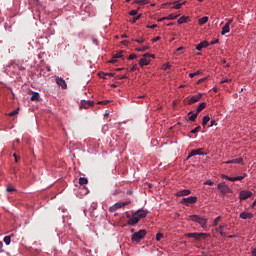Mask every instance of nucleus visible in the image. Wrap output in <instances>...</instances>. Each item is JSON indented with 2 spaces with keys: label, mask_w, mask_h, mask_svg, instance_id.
<instances>
[{
  "label": "nucleus",
  "mask_w": 256,
  "mask_h": 256,
  "mask_svg": "<svg viewBox=\"0 0 256 256\" xmlns=\"http://www.w3.org/2000/svg\"><path fill=\"white\" fill-rule=\"evenodd\" d=\"M56 83L62 89H67V82L63 78L56 77Z\"/></svg>",
  "instance_id": "obj_12"
},
{
  "label": "nucleus",
  "mask_w": 256,
  "mask_h": 256,
  "mask_svg": "<svg viewBox=\"0 0 256 256\" xmlns=\"http://www.w3.org/2000/svg\"><path fill=\"white\" fill-rule=\"evenodd\" d=\"M131 73H133V71H137V65H134L132 68H130Z\"/></svg>",
  "instance_id": "obj_54"
},
{
  "label": "nucleus",
  "mask_w": 256,
  "mask_h": 256,
  "mask_svg": "<svg viewBox=\"0 0 256 256\" xmlns=\"http://www.w3.org/2000/svg\"><path fill=\"white\" fill-rule=\"evenodd\" d=\"M252 196H253V192L249 190H242L240 191L239 199L240 201H246V199H249Z\"/></svg>",
  "instance_id": "obj_5"
},
{
  "label": "nucleus",
  "mask_w": 256,
  "mask_h": 256,
  "mask_svg": "<svg viewBox=\"0 0 256 256\" xmlns=\"http://www.w3.org/2000/svg\"><path fill=\"white\" fill-rule=\"evenodd\" d=\"M19 113V108L16 110H13L12 112L8 113L9 117H15V115H17Z\"/></svg>",
  "instance_id": "obj_31"
},
{
  "label": "nucleus",
  "mask_w": 256,
  "mask_h": 256,
  "mask_svg": "<svg viewBox=\"0 0 256 256\" xmlns=\"http://www.w3.org/2000/svg\"><path fill=\"white\" fill-rule=\"evenodd\" d=\"M233 23V19H229L226 24L222 27L221 35H227L229 31H231V24Z\"/></svg>",
  "instance_id": "obj_8"
},
{
  "label": "nucleus",
  "mask_w": 256,
  "mask_h": 256,
  "mask_svg": "<svg viewBox=\"0 0 256 256\" xmlns=\"http://www.w3.org/2000/svg\"><path fill=\"white\" fill-rule=\"evenodd\" d=\"M120 79H127V76L124 75V76H122Z\"/></svg>",
  "instance_id": "obj_64"
},
{
  "label": "nucleus",
  "mask_w": 256,
  "mask_h": 256,
  "mask_svg": "<svg viewBox=\"0 0 256 256\" xmlns=\"http://www.w3.org/2000/svg\"><path fill=\"white\" fill-rule=\"evenodd\" d=\"M201 97H203L202 94H197L195 96H192L189 101H188V105H193V103H197L198 101L201 100Z\"/></svg>",
  "instance_id": "obj_13"
},
{
  "label": "nucleus",
  "mask_w": 256,
  "mask_h": 256,
  "mask_svg": "<svg viewBox=\"0 0 256 256\" xmlns=\"http://www.w3.org/2000/svg\"><path fill=\"white\" fill-rule=\"evenodd\" d=\"M127 219H128V225H131V226L137 225V223H139L140 221L139 217L135 213L132 216L128 214Z\"/></svg>",
  "instance_id": "obj_6"
},
{
  "label": "nucleus",
  "mask_w": 256,
  "mask_h": 256,
  "mask_svg": "<svg viewBox=\"0 0 256 256\" xmlns=\"http://www.w3.org/2000/svg\"><path fill=\"white\" fill-rule=\"evenodd\" d=\"M240 219H253V213L250 212H242L239 215Z\"/></svg>",
  "instance_id": "obj_16"
},
{
  "label": "nucleus",
  "mask_w": 256,
  "mask_h": 256,
  "mask_svg": "<svg viewBox=\"0 0 256 256\" xmlns=\"http://www.w3.org/2000/svg\"><path fill=\"white\" fill-rule=\"evenodd\" d=\"M186 237H190L192 239H196V241H199L201 239H207V237H210V234L208 233H197V232H194V233H188L186 234Z\"/></svg>",
  "instance_id": "obj_2"
},
{
  "label": "nucleus",
  "mask_w": 256,
  "mask_h": 256,
  "mask_svg": "<svg viewBox=\"0 0 256 256\" xmlns=\"http://www.w3.org/2000/svg\"><path fill=\"white\" fill-rule=\"evenodd\" d=\"M13 157L15 159V163H19V157L17 156V154H13Z\"/></svg>",
  "instance_id": "obj_49"
},
{
  "label": "nucleus",
  "mask_w": 256,
  "mask_h": 256,
  "mask_svg": "<svg viewBox=\"0 0 256 256\" xmlns=\"http://www.w3.org/2000/svg\"><path fill=\"white\" fill-rule=\"evenodd\" d=\"M219 221H221V216H218L215 218V220L213 222L214 227H217V225L219 224Z\"/></svg>",
  "instance_id": "obj_33"
},
{
  "label": "nucleus",
  "mask_w": 256,
  "mask_h": 256,
  "mask_svg": "<svg viewBox=\"0 0 256 256\" xmlns=\"http://www.w3.org/2000/svg\"><path fill=\"white\" fill-rule=\"evenodd\" d=\"M205 47H209V42H208V41H202V42H200V43L196 46V49H197V51H201V49H205Z\"/></svg>",
  "instance_id": "obj_17"
},
{
  "label": "nucleus",
  "mask_w": 256,
  "mask_h": 256,
  "mask_svg": "<svg viewBox=\"0 0 256 256\" xmlns=\"http://www.w3.org/2000/svg\"><path fill=\"white\" fill-rule=\"evenodd\" d=\"M161 239H163V233L158 232V233L156 234V241H161Z\"/></svg>",
  "instance_id": "obj_34"
},
{
  "label": "nucleus",
  "mask_w": 256,
  "mask_h": 256,
  "mask_svg": "<svg viewBox=\"0 0 256 256\" xmlns=\"http://www.w3.org/2000/svg\"><path fill=\"white\" fill-rule=\"evenodd\" d=\"M113 73H106V76H108V77H113Z\"/></svg>",
  "instance_id": "obj_61"
},
{
  "label": "nucleus",
  "mask_w": 256,
  "mask_h": 256,
  "mask_svg": "<svg viewBox=\"0 0 256 256\" xmlns=\"http://www.w3.org/2000/svg\"><path fill=\"white\" fill-rule=\"evenodd\" d=\"M204 185L213 186V185H215V182H213L212 180H206V181L204 182Z\"/></svg>",
  "instance_id": "obj_39"
},
{
  "label": "nucleus",
  "mask_w": 256,
  "mask_h": 256,
  "mask_svg": "<svg viewBox=\"0 0 256 256\" xmlns=\"http://www.w3.org/2000/svg\"><path fill=\"white\" fill-rule=\"evenodd\" d=\"M135 3H137V5H148L149 4V1L147 0H136Z\"/></svg>",
  "instance_id": "obj_28"
},
{
  "label": "nucleus",
  "mask_w": 256,
  "mask_h": 256,
  "mask_svg": "<svg viewBox=\"0 0 256 256\" xmlns=\"http://www.w3.org/2000/svg\"><path fill=\"white\" fill-rule=\"evenodd\" d=\"M215 125H217V121L211 120L210 125L208 127H213Z\"/></svg>",
  "instance_id": "obj_48"
},
{
  "label": "nucleus",
  "mask_w": 256,
  "mask_h": 256,
  "mask_svg": "<svg viewBox=\"0 0 256 256\" xmlns=\"http://www.w3.org/2000/svg\"><path fill=\"white\" fill-rule=\"evenodd\" d=\"M255 206H256V200L252 203L251 208L254 209Z\"/></svg>",
  "instance_id": "obj_58"
},
{
  "label": "nucleus",
  "mask_w": 256,
  "mask_h": 256,
  "mask_svg": "<svg viewBox=\"0 0 256 256\" xmlns=\"http://www.w3.org/2000/svg\"><path fill=\"white\" fill-rule=\"evenodd\" d=\"M159 39H161V37H155L154 39H153V42H155V41H159Z\"/></svg>",
  "instance_id": "obj_60"
},
{
  "label": "nucleus",
  "mask_w": 256,
  "mask_h": 256,
  "mask_svg": "<svg viewBox=\"0 0 256 256\" xmlns=\"http://www.w3.org/2000/svg\"><path fill=\"white\" fill-rule=\"evenodd\" d=\"M219 234L221 235V237H227V234L223 231H220Z\"/></svg>",
  "instance_id": "obj_56"
},
{
  "label": "nucleus",
  "mask_w": 256,
  "mask_h": 256,
  "mask_svg": "<svg viewBox=\"0 0 256 256\" xmlns=\"http://www.w3.org/2000/svg\"><path fill=\"white\" fill-rule=\"evenodd\" d=\"M99 77H100L101 79H105V77H107V73H105V72H100V73H99Z\"/></svg>",
  "instance_id": "obj_45"
},
{
  "label": "nucleus",
  "mask_w": 256,
  "mask_h": 256,
  "mask_svg": "<svg viewBox=\"0 0 256 256\" xmlns=\"http://www.w3.org/2000/svg\"><path fill=\"white\" fill-rule=\"evenodd\" d=\"M128 59H130V60L137 59V55L136 54H130Z\"/></svg>",
  "instance_id": "obj_47"
},
{
  "label": "nucleus",
  "mask_w": 256,
  "mask_h": 256,
  "mask_svg": "<svg viewBox=\"0 0 256 256\" xmlns=\"http://www.w3.org/2000/svg\"><path fill=\"white\" fill-rule=\"evenodd\" d=\"M217 189L218 191H220V193H223V195L231 193V188H229V186L225 184V182L218 184Z\"/></svg>",
  "instance_id": "obj_4"
},
{
  "label": "nucleus",
  "mask_w": 256,
  "mask_h": 256,
  "mask_svg": "<svg viewBox=\"0 0 256 256\" xmlns=\"http://www.w3.org/2000/svg\"><path fill=\"white\" fill-rule=\"evenodd\" d=\"M177 197H186L187 195H191V190L189 189H184L180 190L176 193Z\"/></svg>",
  "instance_id": "obj_15"
},
{
  "label": "nucleus",
  "mask_w": 256,
  "mask_h": 256,
  "mask_svg": "<svg viewBox=\"0 0 256 256\" xmlns=\"http://www.w3.org/2000/svg\"><path fill=\"white\" fill-rule=\"evenodd\" d=\"M182 203L187 206L192 205L193 203H197V197L190 196L188 198H183Z\"/></svg>",
  "instance_id": "obj_10"
},
{
  "label": "nucleus",
  "mask_w": 256,
  "mask_h": 256,
  "mask_svg": "<svg viewBox=\"0 0 256 256\" xmlns=\"http://www.w3.org/2000/svg\"><path fill=\"white\" fill-rule=\"evenodd\" d=\"M157 27V24H153V25H148L147 28L148 29H155Z\"/></svg>",
  "instance_id": "obj_51"
},
{
  "label": "nucleus",
  "mask_w": 256,
  "mask_h": 256,
  "mask_svg": "<svg viewBox=\"0 0 256 256\" xmlns=\"http://www.w3.org/2000/svg\"><path fill=\"white\" fill-rule=\"evenodd\" d=\"M135 41H136V43H140V44L145 43V39H143V38L142 39H136Z\"/></svg>",
  "instance_id": "obj_50"
},
{
  "label": "nucleus",
  "mask_w": 256,
  "mask_h": 256,
  "mask_svg": "<svg viewBox=\"0 0 256 256\" xmlns=\"http://www.w3.org/2000/svg\"><path fill=\"white\" fill-rule=\"evenodd\" d=\"M177 51H183V46L177 48Z\"/></svg>",
  "instance_id": "obj_63"
},
{
  "label": "nucleus",
  "mask_w": 256,
  "mask_h": 256,
  "mask_svg": "<svg viewBox=\"0 0 256 256\" xmlns=\"http://www.w3.org/2000/svg\"><path fill=\"white\" fill-rule=\"evenodd\" d=\"M221 83H231V79H224L221 81Z\"/></svg>",
  "instance_id": "obj_55"
},
{
  "label": "nucleus",
  "mask_w": 256,
  "mask_h": 256,
  "mask_svg": "<svg viewBox=\"0 0 256 256\" xmlns=\"http://www.w3.org/2000/svg\"><path fill=\"white\" fill-rule=\"evenodd\" d=\"M209 121H211V117H209V115L204 116L202 121V126L205 127L207 123H209Z\"/></svg>",
  "instance_id": "obj_24"
},
{
  "label": "nucleus",
  "mask_w": 256,
  "mask_h": 256,
  "mask_svg": "<svg viewBox=\"0 0 256 256\" xmlns=\"http://www.w3.org/2000/svg\"><path fill=\"white\" fill-rule=\"evenodd\" d=\"M205 107H207V103H205V102L200 103L196 109V113L199 115V112L203 111V109H205Z\"/></svg>",
  "instance_id": "obj_21"
},
{
  "label": "nucleus",
  "mask_w": 256,
  "mask_h": 256,
  "mask_svg": "<svg viewBox=\"0 0 256 256\" xmlns=\"http://www.w3.org/2000/svg\"><path fill=\"white\" fill-rule=\"evenodd\" d=\"M165 20H167V17H162V18H159V19H158L159 23H161V22H163V21H165Z\"/></svg>",
  "instance_id": "obj_57"
},
{
  "label": "nucleus",
  "mask_w": 256,
  "mask_h": 256,
  "mask_svg": "<svg viewBox=\"0 0 256 256\" xmlns=\"http://www.w3.org/2000/svg\"><path fill=\"white\" fill-rule=\"evenodd\" d=\"M89 183V180L85 177H80L79 178V185H87Z\"/></svg>",
  "instance_id": "obj_25"
},
{
  "label": "nucleus",
  "mask_w": 256,
  "mask_h": 256,
  "mask_svg": "<svg viewBox=\"0 0 256 256\" xmlns=\"http://www.w3.org/2000/svg\"><path fill=\"white\" fill-rule=\"evenodd\" d=\"M121 57H123V51L118 52L114 55V59H121Z\"/></svg>",
  "instance_id": "obj_36"
},
{
  "label": "nucleus",
  "mask_w": 256,
  "mask_h": 256,
  "mask_svg": "<svg viewBox=\"0 0 256 256\" xmlns=\"http://www.w3.org/2000/svg\"><path fill=\"white\" fill-rule=\"evenodd\" d=\"M207 21H209V17L204 16V17H202V18H200V19L198 20V24H199V25H205V23H207Z\"/></svg>",
  "instance_id": "obj_23"
},
{
  "label": "nucleus",
  "mask_w": 256,
  "mask_h": 256,
  "mask_svg": "<svg viewBox=\"0 0 256 256\" xmlns=\"http://www.w3.org/2000/svg\"><path fill=\"white\" fill-rule=\"evenodd\" d=\"M93 43H95V45H97V43H99V40L94 39V40H93Z\"/></svg>",
  "instance_id": "obj_62"
},
{
  "label": "nucleus",
  "mask_w": 256,
  "mask_h": 256,
  "mask_svg": "<svg viewBox=\"0 0 256 256\" xmlns=\"http://www.w3.org/2000/svg\"><path fill=\"white\" fill-rule=\"evenodd\" d=\"M235 178H236V181H243V179H245V177L243 176H237Z\"/></svg>",
  "instance_id": "obj_52"
},
{
  "label": "nucleus",
  "mask_w": 256,
  "mask_h": 256,
  "mask_svg": "<svg viewBox=\"0 0 256 256\" xmlns=\"http://www.w3.org/2000/svg\"><path fill=\"white\" fill-rule=\"evenodd\" d=\"M30 101H39V92H32Z\"/></svg>",
  "instance_id": "obj_22"
},
{
  "label": "nucleus",
  "mask_w": 256,
  "mask_h": 256,
  "mask_svg": "<svg viewBox=\"0 0 256 256\" xmlns=\"http://www.w3.org/2000/svg\"><path fill=\"white\" fill-rule=\"evenodd\" d=\"M224 163H226L227 165H229L231 163L241 164V163H243V158H236V159L228 160Z\"/></svg>",
  "instance_id": "obj_18"
},
{
  "label": "nucleus",
  "mask_w": 256,
  "mask_h": 256,
  "mask_svg": "<svg viewBox=\"0 0 256 256\" xmlns=\"http://www.w3.org/2000/svg\"><path fill=\"white\" fill-rule=\"evenodd\" d=\"M11 237H13V235L4 237L3 241H4L5 245H11Z\"/></svg>",
  "instance_id": "obj_26"
},
{
  "label": "nucleus",
  "mask_w": 256,
  "mask_h": 256,
  "mask_svg": "<svg viewBox=\"0 0 256 256\" xmlns=\"http://www.w3.org/2000/svg\"><path fill=\"white\" fill-rule=\"evenodd\" d=\"M134 214H135L136 217H138V219L141 221V219H145V217H147V215L149 214V211L144 210V209H139V210L136 211Z\"/></svg>",
  "instance_id": "obj_11"
},
{
  "label": "nucleus",
  "mask_w": 256,
  "mask_h": 256,
  "mask_svg": "<svg viewBox=\"0 0 256 256\" xmlns=\"http://www.w3.org/2000/svg\"><path fill=\"white\" fill-rule=\"evenodd\" d=\"M138 11L137 10H131L129 12V15H131L132 17H135V15H137Z\"/></svg>",
  "instance_id": "obj_43"
},
{
  "label": "nucleus",
  "mask_w": 256,
  "mask_h": 256,
  "mask_svg": "<svg viewBox=\"0 0 256 256\" xmlns=\"http://www.w3.org/2000/svg\"><path fill=\"white\" fill-rule=\"evenodd\" d=\"M188 221H193L194 223H199V225L202 227V229H205L207 227V219L198 216V215H191L188 217Z\"/></svg>",
  "instance_id": "obj_1"
},
{
  "label": "nucleus",
  "mask_w": 256,
  "mask_h": 256,
  "mask_svg": "<svg viewBox=\"0 0 256 256\" xmlns=\"http://www.w3.org/2000/svg\"><path fill=\"white\" fill-rule=\"evenodd\" d=\"M131 203V201H127V202H117L116 204H114L112 207H110V211H117V209H121L123 207H126V205H129Z\"/></svg>",
  "instance_id": "obj_9"
},
{
  "label": "nucleus",
  "mask_w": 256,
  "mask_h": 256,
  "mask_svg": "<svg viewBox=\"0 0 256 256\" xmlns=\"http://www.w3.org/2000/svg\"><path fill=\"white\" fill-rule=\"evenodd\" d=\"M93 101H83L80 105V109H89V107H93Z\"/></svg>",
  "instance_id": "obj_14"
},
{
  "label": "nucleus",
  "mask_w": 256,
  "mask_h": 256,
  "mask_svg": "<svg viewBox=\"0 0 256 256\" xmlns=\"http://www.w3.org/2000/svg\"><path fill=\"white\" fill-rule=\"evenodd\" d=\"M145 235H147V231L139 230L138 232H136L132 235V241L139 243V241H141V239H143V237H145Z\"/></svg>",
  "instance_id": "obj_3"
},
{
  "label": "nucleus",
  "mask_w": 256,
  "mask_h": 256,
  "mask_svg": "<svg viewBox=\"0 0 256 256\" xmlns=\"http://www.w3.org/2000/svg\"><path fill=\"white\" fill-rule=\"evenodd\" d=\"M188 115H191L188 118V121H196L197 117H199V114L197 112L193 114V111H190Z\"/></svg>",
  "instance_id": "obj_19"
},
{
  "label": "nucleus",
  "mask_w": 256,
  "mask_h": 256,
  "mask_svg": "<svg viewBox=\"0 0 256 256\" xmlns=\"http://www.w3.org/2000/svg\"><path fill=\"white\" fill-rule=\"evenodd\" d=\"M217 43H219V39H216V40L210 42V45H217Z\"/></svg>",
  "instance_id": "obj_53"
},
{
  "label": "nucleus",
  "mask_w": 256,
  "mask_h": 256,
  "mask_svg": "<svg viewBox=\"0 0 256 256\" xmlns=\"http://www.w3.org/2000/svg\"><path fill=\"white\" fill-rule=\"evenodd\" d=\"M139 19H141V15H138V16L134 17L132 19V23H137V21H139Z\"/></svg>",
  "instance_id": "obj_42"
},
{
  "label": "nucleus",
  "mask_w": 256,
  "mask_h": 256,
  "mask_svg": "<svg viewBox=\"0 0 256 256\" xmlns=\"http://www.w3.org/2000/svg\"><path fill=\"white\" fill-rule=\"evenodd\" d=\"M195 151H196V155H206V153L203 152L202 149H196Z\"/></svg>",
  "instance_id": "obj_40"
},
{
  "label": "nucleus",
  "mask_w": 256,
  "mask_h": 256,
  "mask_svg": "<svg viewBox=\"0 0 256 256\" xmlns=\"http://www.w3.org/2000/svg\"><path fill=\"white\" fill-rule=\"evenodd\" d=\"M199 131H201V126H197V127H196V128H194L193 130H191V132H190V133L195 134V133H199Z\"/></svg>",
  "instance_id": "obj_37"
},
{
  "label": "nucleus",
  "mask_w": 256,
  "mask_h": 256,
  "mask_svg": "<svg viewBox=\"0 0 256 256\" xmlns=\"http://www.w3.org/2000/svg\"><path fill=\"white\" fill-rule=\"evenodd\" d=\"M147 49H149V47L143 46L141 48H136V51H139L140 53H143V51H147Z\"/></svg>",
  "instance_id": "obj_35"
},
{
  "label": "nucleus",
  "mask_w": 256,
  "mask_h": 256,
  "mask_svg": "<svg viewBox=\"0 0 256 256\" xmlns=\"http://www.w3.org/2000/svg\"><path fill=\"white\" fill-rule=\"evenodd\" d=\"M221 178L222 179H227L228 181H237L235 177H229V176H227L225 174H222Z\"/></svg>",
  "instance_id": "obj_29"
},
{
  "label": "nucleus",
  "mask_w": 256,
  "mask_h": 256,
  "mask_svg": "<svg viewBox=\"0 0 256 256\" xmlns=\"http://www.w3.org/2000/svg\"><path fill=\"white\" fill-rule=\"evenodd\" d=\"M225 227H227V225L219 226V227L216 229V231H218V233H219V232L223 231V229H225Z\"/></svg>",
  "instance_id": "obj_44"
},
{
  "label": "nucleus",
  "mask_w": 256,
  "mask_h": 256,
  "mask_svg": "<svg viewBox=\"0 0 256 256\" xmlns=\"http://www.w3.org/2000/svg\"><path fill=\"white\" fill-rule=\"evenodd\" d=\"M203 81H205V78H201L200 80H198V84L203 83Z\"/></svg>",
  "instance_id": "obj_59"
},
{
  "label": "nucleus",
  "mask_w": 256,
  "mask_h": 256,
  "mask_svg": "<svg viewBox=\"0 0 256 256\" xmlns=\"http://www.w3.org/2000/svg\"><path fill=\"white\" fill-rule=\"evenodd\" d=\"M189 21V17L187 16H182L178 19L177 23L178 25H183V23H187Z\"/></svg>",
  "instance_id": "obj_20"
},
{
  "label": "nucleus",
  "mask_w": 256,
  "mask_h": 256,
  "mask_svg": "<svg viewBox=\"0 0 256 256\" xmlns=\"http://www.w3.org/2000/svg\"><path fill=\"white\" fill-rule=\"evenodd\" d=\"M98 105H109V100H102L98 102Z\"/></svg>",
  "instance_id": "obj_41"
},
{
  "label": "nucleus",
  "mask_w": 256,
  "mask_h": 256,
  "mask_svg": "<svg viewBox=\"0 0 256 256\" xmlns=\"http://www.w3.org/2000/svg\"><path fill=\"white\" fill-rule=\"evenodd\" d=\"M147 57H153V55H151V54H149V53H145V54L143 55V58L140 59V61H139L140 67H145L146 65H149L150 60H149V58H147Z\"/></svg>",
  "instance_id": "obj_7"
},
{
  "label": "nucleus",
  "mask_w": 256,
  "mask_h": 256,
  "mask_svg": "<svg viewBox=\"0 0 256 256\" xmlns=\"http://www.w3.org/2000/svg\"><path fill=\"white\" fill-rule=\"evenodd\" d=\"M6 191H7L8 193H13V191H15V188L9 186V187L6 189Z\"/></svg>",
  "instance_id": "obj_46"
},
{
  "label": "nucleus",
  "mask_w": 256,
  "mask_h": 256,
  "mask_svg": "<svg viewBox=\"0 0 256 256\" xmlns=\"http://www.w3.org/2000/svg\"><path fill=\"white\" fill-rule=\"evenodd\" d=\"M197 155L195 150H191V152L188 154L187 159H191V157H195Z\"/></svg>",
  "instance_id": "obj_32"
},
{
  "label": "nucleus",
  "mask_w": 256,
  "mask_h": 256,
  "mask_svg": "<svg viewBox=\"0 0 256 256\" xmlns=\"http://www.w3.org/2000/svg\"><path fill=\"white\" fill-rule=\"evenodd\" d=\"M201 70H198V71H196V72H193V73H190L189 74V77L191 78V79H193V77H197V75H201Z\"/></svg>",
  "instance_id": "obj_30"
},
{
  "label": "nucleus",
  "mask_w": 256,
  "mask_h": 256,
  "mask_svg": "<svg viewBox=\"0 0 256 256\" xmlns=\"http://www.w3.org/2000/svg\"><path fill=\"white\" fill-rule=\"evenodd\" d=\"M185 2H182V3H177L175 6L172 7V9H181V7H183V4Z\"/></svg>",
  "instance_id": "obj_38"
},
{
  "label": "nucleus",
  "mask_w": 256,
  "mask_h": 256,
  "mask_svg": "<svg viewBox=\"0 0 256 256\" xmlns=\"http://www.w3.org/2000/svg\"><path fill=\"white\" fill-rule=\"evenodd\" d=\"M177 17H179V15L169 14L168 16H166V20L167 21H175V19H177Z\"/></svg>",
  "instance_id": "obj_27"
}]
</instances>
